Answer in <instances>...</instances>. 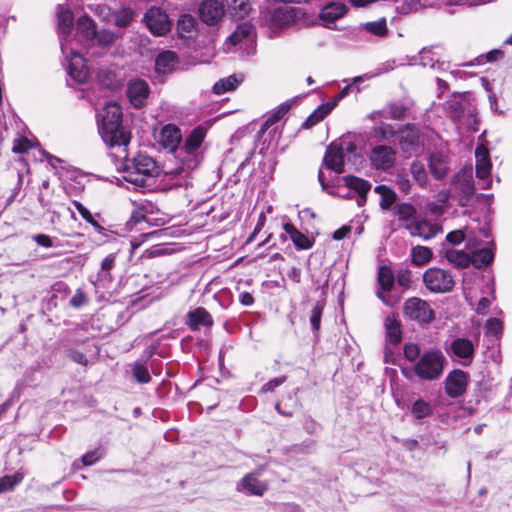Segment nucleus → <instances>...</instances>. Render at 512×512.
Listing matches in <instances>:
<instances>
[{"label": "nucleus", "instance_id": "obj_58", "mask_svg": "<svg viewBox=\"0 0 512 512\" xmlns=\"http://www.w3.org/2000/svg\"><path fill=\"white\" fill-rule=\"evenodd\" d=\"M91 10L95 12L96 15H98L102 20L104 21H111L113 18V14L111 12V9L106 5H98L95 9H93L90 6Z\"/></svg>", "mask_w": 512, "mask_h": 512}, {"label": "nucleus", "instance_id": "obj_35", "mask_svg": "<svg viewBox=\"0 0 512 512\" xmlns=\"http://www.w3.org/2000/svg\"><path fill=\"white\" fill-rule=\"evenodd\" d=\"M396 213L400 221L404 222V227L408 230L410 223H416V208L409 203H401L396 207Z\"/></svg>", "mask_w": 512, "mask_h": 512}, {"label": "nucleus", "instance_id": "obj_9", "mask_svg": "<svg viewBox=\"0 0 512 512\" xmlns=\"http://www.w3.org/2000/svg\"><path fill=\"white\" fill-rule=\"evenodd\" d=\"M423 282L428 290L436 293L448 292L455 284L450 272L436 267L424 272Z\"/></svg>", "mask_w": 512, "mask_h": 512}, {"label": "nucleus", "instance_id": "obj_14", "mask_svg": "<svg viewBox=\"0 0 512 512\" xmlns=\"http://www.w3.org/2000/svg\"><path fill=\"white\" fill-rule=\"evenodd\" d=\"M476 176L479 179L481 189H489L491 186V161L489 151L484 145H479L475 150Z\"/></svg>", "mask_w": 512, "mask_h": 512}, {"label": "nucleus", "instance_id": "obj_6", "mask_svg": "<svg viewBox=\"0 0 512 512\" xmlns=\"http://www.w3.org/2000/svg\"><path fill=\"white\" fill-rule=\"evenodd\" d=\"M256 32L248 22L241 23L235 31L227 37L223 44V50L227 53L242 51L250 53L253 50Z\"/></svg>", "mask_w": 512, "mask_h": 512}, {"label": "nucleus", "instance_id": "obj_54", "mask_svg": "<svg viewBox=\"0 0 512 512\" xmlns=\"http://www.w3.org/2000/svg\"><path fill=\"white\" fill-rule=\"evenodd\" d=\"M88 303V296L86 293L81 290L77 289L74 293V295L69 300V304L76 309L82 308Z\"/></svg>", "mask_w": 512, "mask_h": 512}, {"label": "nucleus", "instance_id": "obj_45", "mask_svg": "<svg viewBox=\"0 0 512 512\" xmlns=\"http://www.w3.org/2000/svg\"><path fill=\"white\" fill-rule=\"evenodd\" d=\"M135 12L130 7H122L113 13L114 24L118 27H127L133 20Z\"/></svg>", "mask_w": 512, "mask_h": 512}, {"label": "nucleus", "instance_id": "obj_41", "mask_svg": "<svg viewBox=\"0 0 512 512\" xmlns=\"http://www.w3.org/2000/svg\"><path fill=\"white\" fill-rule=\"evenodd\" d=\"M225 5L237 18H244L251 9L249 0H225Z\"/></svg>", "mask_w": 512, "mask_h": 512}, {"label": "nucleus", "instance_id": "obj_3", "mask_svg": "<svg viewBox=\"0 0 512 512\" xmlns=\"http://www.w3.org/2000/svg\"><path fill=\"white\" fill-rule=\"evenodd\" d=\"M162 170L156 161L144 154H138L131 164L126 165L123 179L135 187L152 189Z\"/></svg>", "mask_w": 512, "mask_h": 512}, {"label": "nucleus", "instance_id": "obj_43", "mask_svg": "<svg viewBox=\"0 0 512 512\" xmlns=\"http://www.w3.org/2000/svg\"><path fill=\"white\" fill-rule=\"evenodd\" d=\"M410 172L414 181L421 187L426 188L428 185V174L424 165L419 161H413L410 166Z\"/></svg>", "mask_w": 512, "mask_h": 512}, {"label": "nucleus", "instance_id": "obj_52", "mask_svg": "<svg viewBox=\"0 0 512 512\" xmlns=\"http://www.w3.org/2000/svg\"><path fill=\"white\" fill-rule=\"evenodd\" d=\"M467 105H472L466 99L455 100L449 105V112L453 120L458 121L465 113Z\"/></svg>", "mask_w": 512, "mask_h": 512}, {"label": "nucleus", "instance_id": "obj_2", "mask_svg": "<svg viewBox=\"0 0 512 512\" xmlns=\"http://www.w3.org/2000/svg\"><path fill=\"white\" fill-rule=\"evenodd\" d=\"M98 130L104 143L113 148H122L127 157L126 147L130 143V133L122 126V110L116 102L107 103L98 115Z\"/></svg>", "mask_w": 512, "mask_h": 512}, {"label": "nucleus", "instance_id": "obj_7", "mask_svg": "<svg viewBox=\"0 0 512 512\" xmlns=\"http://www.w3.org/2000/svg\"><path fill=\"white\" fill-rule=\"evenodd\" d=\"M479 337V329L475 330L472 333L471 338L457 337L451 341L447 351L450 352L453 356L460 359V363L463 366H468L473 361L475 355V348L479 343Z\"/></svg>", "mask_w": 512, "mask_h": 512}, {"label": "nucleus", "instance_id": "obj_31", "mask_svg": "<svg viewBox=\"0 0 512 512\" xmlns=\"http://www.w3.org/2000/svg\"><path fill=\"white\" fill-rule=\"evenodd\" d=\"M259 472H253L245 475L241 481L242 490L252 495L262 496L267 490V485L258 480Z\"/></svg>", "mask_w": 512, "mask_h": 512}, {"label": "nucleus", "instance_id": "obj_39", "mask_svg": "<svg viewBox=\"0 0 512 512\" xmlns=\"http://www.w3.org/2000/svg\"><path fill=\"white\" fill-rule=\"evenodd\" d=\"M395 2H402V13H410L421 7L434 6L439 2L451 3L452 0H395Z\"/></svg>", "mask_w": 512, "mask_h": 512}, {"label": "nucleus", "instance_id": "obj_51", "mask_svg": "<svg viewBox=\"0 0 512 512\" xmlns=\"http://www.w3.org/2000/svg\"><path fill=\"white\" fill-rule=\"evenodd\" d=\"M420 63L423 66H430L431 68L444 69L446 65L445 62H440L438 59L434 58V53L431 50L423 49L420 52Z\"/></svg>", "mask_w": 512, "mask_h": 512}, {"label": "nucleus", "instance_id": "obj_53", "mask_svg": "<svg viewBox=\"0 0 512 512\" xmlns=\"http://www.w3.org/2000/svg\"><path fill=\"white\" fill-rule=\"evenodd\" d=\"M132 372L134 378L140 383H148L151 380L147 367L141 363H134Z\"/></svg>", "mask_w": 512, "mask_h": 512}, {"label": "nucleus", "instance_id": "obj_61", "mask_svg": "<svg viewBox=\"0 0 512 512\" xmlns=\"http://www.w3.org/2000/svg\"><path fill=\"white\" fill-rule=\"evenodd\" d=\"M102 456V453L99 449H95L93 451L87 452L83 455L82 461L86 466L92 465L97 462Z\"/></svg>", "mask_w": 512, "mask_h": 512}, {"label": "nucleus", "instance_id": "obj_64", "mask_svg": "<svg viewBox=\"0 0 512 512\" xmlns=\"http://www.w3.org/2000/svg\"><path fill=\"white\" fill-rule=\"evenodd\" d=\"M445 205L438 202H428L425 210L433 215H441L444 212Z\"/></svg>", "mask_w": 512, "mask_h": 512}, {"label": "nucleus", "instance_id": "obj_46", "mask_svg": "<svg viewBox=\"0 0 512 512\" xmlns=\"http://www.w3.org/2000/svg\"><path fill=\"white\" fill-rule=\"evenodd\" d=\"M118 36L116 33H114L111 30L103 29L100 31H97L94 38V44H97L100 47L107 48L112 46Z\"/></svg>", "mask_w": 512, "mask_h": 512}, {"label": "nucleus", "instance_id": "obj_40", "mask_svg": "<svg viewBox=\"0 0 512 512\" xmlns=\"http://www.w3.org/2000/svg\"><path fill=\"white\" fill-rule=\"evenodd\" d=\"M402 340V329L400 322H387L386 323V342L385 350H389V345H397Z\"/></svg>", "mask_w": 512, "mask_h": 512}, {"label": "nucleus", "instance_id": "obj_18", "mask_svg": "<svg viewBox=\"0 0 512 512\" xmlns=\"http://www.w3.org/2000/svg\"><path fill=\"white\" fill-rule=\"evenodd\" d=\"M58 32L60 37V46L62 42H75L78 41L72 35L73 29V13L65 5H59L57 8Z\"/></svg>", "mask_w": 512, "mask_h": 512}, {"label": "nucleus", "instance_id": "obj_19", "mask_svg": "<svg viewBox=\"0 0 512 512\" xmlns=\"http://www.w3.org/2000/svg\"><path fill=\"white\" fill-rule=\"evenodd\" d=\"M224 13V4L217 0H204L199 6L200 18L209 26L217 24Z\"/></svg>", "mask_w": 512, "mask_h": 512}, {"label": "nucleus", "instance_id": "obj_16", "mask_svg": "<svg viewBox=\"0 0 512 512\" xmlns=\"http://www.w3.org/2000/svg\"><path fill=\"white\" fill-rule=\"evenodd\" d=\"M403 314L410 320H433L434 312L431 305L425 300L412 297L405 301Z\"/></svg>", "mask_w": 512, "mask_h": 512}, {"label": "nucleus", "instance_id": "obj_15", "mask_svg": "<svg viewBox=\"0 0 512 512\" xmlns=\"http://www.w3.org/2000/svg\"><path fill=\"white\" fill-rule=\"evenodd\" d=\"M369 160L376 170L388 171L396 162V152L390 146L375 145L370 151Z\"/></svg>", "mask_w": 512, "mask_h": 512}, {"label": "nucleus", "instance_id": "obj_26", "mask_svg": "<svg viewBox=\"0 0 512 512\" xmlns=\"http://www.w3.org/2000/svg\"><path fill=\"white\" fill-rule=\"evenodd\" d=\"M344 183L347 188L354 190L358 194L357 204L363 206L366 203V195L371 189V184L355 176H345Z\"/></svg>", "mask_w": 512, "mask_h": 512}, {"label": "nucleus", "instance_id": "obj_25", "mask_svg": "<svg viewBox=\"0 0 512 512\" xmlns=\"http://www.w3.org/2000/svg\"><path fill=\"white\" fill-rule=\"evenodd\" d=\"M77 33L86 45H94L97 32L96 23L87 15L81 16L76 23Z\"/></svg>", "mask_w": 512, "mask_h": 512}, {"label": "nucleus", "instance_id": "obj_30", "mask_svg": "<svg viewBox=\"0 0 512 512\" xmlns=\"http://www.w3.org/2000/svg\"><path fill=\"white\" fill-rule=\"evenodd\" d=\"M244 81V75L239 74H233L229 75L228 77L219 79L214 85H213V93L216 95H222L226 92H230L235 90L242 82Z\"/></svg>", "mask_w": 512, "mask_h": 512}, {"label": "nucleus", "instance_id": "obj_42", "mask_svg": "<svg viewBox=\"0 0 512 512\" xmlns=\"http://www.w3.org/2000/svg\"><path fill=\"white\" fill-rule=\"evenodd\" d=\"M471 263L476 268H483L488 266L493 260L492 250L488 247L481 248L473 253Z\"/></svg>", "mask_w": 512, "mask_h": 512}, {"label": "nucleus", "instance_id": "obj_11", "mask_svg": "<svg viewBox=\"0 0 512 512\" xmlns=\"http://www.w3.org/2000/svg\"><path fill=\"white\" fill-rule=\"evenodd\" d=\"M144 22L148 30L155 36L167 34L172 23L165 10L160 7H151L144 14Z\"/></svg>", "mask_w": 512, "mask_h": 512}, {"label": "nucleus", "instance_id": "obj_28", "mask_svg": "<svg viewBox=\"0 0 512 512\" xmlns=\"http://www.w3.org/2000/svg\"><path fill=\"white\" fill-rule=\"evenodd\" d=\"M283 229L298 250H307L312 248L314 241L300 232L293 224L288 222L284 223Z\"/></svg>", "mask_w": 512, "mask_h": 512}, {"label": "nucleus", "instance_id": "obj_49", "mask_svg": "<svg viewBox=\"0 0 512 512\" xmlns=\"http://www.w3.org/2000/svg\"><path fill=\"white\" fill-rule=\"evenodd\" d=\"M433 412V408L430 403L423 399H418L414 402L411 408L412 415L417 419H423L430 416Z\"/></svg>", "mask_w": 512, "mask_h": 512}, {"label": "nucleus", "instance_id": "obj_37", "mask_svg": "<svg viewBox=\"0 0 512 512\" xmlns=\"http://www.w3.org/2000/svg\"><path fill=\"white\" fill-rule=\"evenodd\" d=\"M448 262L458 268H466L471 264V257L463 250L448 249L445 253Z\"/></svg>", "mask_w": 512, "mask_h": 512}, {"label": "nucleus", "instance_id": "obj_27", "mask_svg": "<svg viewBox=\"0 0 512 512\" xmlns=\"http://www.w3.org/2000/svg\"><path fill=\"white\" fill-rule=\"evenodd\" d=\"M347 11L346 6L340 2H332L321 10L320 19L323 21L324 25L328 28H331V25L334 22L345 15Z\"/></svg>", "mask_w": 512, "mask_h": 512}, {"label": "nucleus", "instance_id": "obj_34", "mask_svg": "<svg viewBox=\"0 0 512 512\" xmlns=\"http://www.w3.org/2000/svg\"><path fill=\"white\" fill-rule=\"evenodd\" d=\"M460 125L469 132H477L479 129V119L477 110L473 105H467L465 113L458 119Z\"/></svg>", "mask_w": 512, "mask_h": 512}, {"label": "nucleus", "instance_id": "obj_47", "mask_svg": "<svg viewBox=\"0 0 512 512\" xmlns=\"http://www.w3.org/2000/svg\"><path fill=\"white\" fill-rule=\"evenodd\" d=\"M24 473L17 471L14 475H5L0 478V493L11 491L22 482Z\"/></svg>", "mask_w": 512, "mask_h": 512}, {"label": "nucleus", "instance_id": "obj_44", "mask_svg": "<svg viewBox=\"0 0 512 512\" xmlns=\"http://www.w3.org/2000/svg\"><path fill=\"white\" fill-rule=\"evenodd\" d=\"M375 192L380 195V206L382 209H389L396 200V193L386 185H378Z\"/></svg>", "mask_w": 512, "mask_h": 512}, {"label": "nucleus", "instance_id": "obj_50", "mask_svg": "<svg viewBox=\"0 0 512 512\" xmlns=\"http://www.w3.org/2000/svg\"><path fill=\"white\" fill-rule=\"evenodd\" d=\"M73 204L83 219L90 223L97 232L103 233L105 230L104 227L100 225V223L93 217L91 212L82 203L73 201Z\"/></svg>", "mask_w": 512, "mask_h": 512}, {"label": "nucleus", "instance_id": "obj_62", "mask_svg": "<svg viewBox=\"0 0 512 512\" xmlns=\"http://www.w3.org/2000/svg\"><path fill=\"white\" fill-rule=\"evenodd\" d=\"M32 239L39 245L44 248H51L54 246L53 239L47 234H36L32 237Z\"/></svg>", "mask_w": 512, "mask_h": 512}, {"label": "nucleus", "instance_id": "obj_48", "mask_svg": "<svg viewBox=\"0 0 512 512\" xmlns=\"http://www.w3.org/2000/svg\"><path fill=\"white\" fill-rule=\"evenodd\" d=\"M361 28L379 37L386 35L388 31L385 18L378 19L377 21L364 23L361 25Z\"/></svg>", "mask_w": 512, "mask_h": 512}, {"label": "nucleus", "instance_id": "obj_5", "mask_svg": "<svg viewBox=\"0 0 512 512\" xmlns=\"http://www.w3.org/2000/svg\"><path fill=\"white\" fill-rule=\"evenodd\" d=\"M79 40L62 42L61 51L68 62V73L77 83H85L89 78V69L83 55L78 51Z\"/></svg>", "mask_w": 512, "mask_h": 512}, {"label": "nucleus", "instance_id": "obj_57", "mask_svg": "<svg viewBox=\"0 0 512 512\" xmlns=\"http://www.w3.org/2000/svg\"><path fill=\"white\" fill-rule=\"evenodd\" d=\"M362 77L361 76H357V77H354L351 81V83L347 84L335 97L334 99L331 101V102H335V107L337 106L338 102L343 99L344 97H346L349 92H350V89H351V86L353 84H356V83H359L362 81Z\"/></svg>", "mask_w": 512, "mask_h": 512}, {"label": "nucleus", "instance_id": "obj_22", "mask_svg": "<svg viewBox=\"0 0 512 512\" xmlns=\"http://www.w3.org/2000/svg\"><path fill=\"white\" fill-rule=\"evenodd\" d=\"M449 157L442 152H436L429 157L430 173L435 179L445 178L449 172Z\"/></svg>", "mask_w": 512, "mask_h": 512}, {"label": "nucleus", "instance_id": "obj_20", "mask_svg": "<svg viewBox=\"0 0 512 512\" xmlns=\"http://www.w3.org/2000/svg\"><path fill=\"white\" fill-rule=\"evenodd\" d=\"M149 93V86L144 80L134 79L128 84L127 95L131 104L136 108H140L145 104Z\"/></svg>", "mask_w": 512, "mask_h": 512}, {"label": "nucleus", "instance_id": "obj_38", "mask_svg": "<svg viewBox=\"0 0 512 512\" xmlns=\"http://www.w3.org/2000/svg\"><path fill=\"white\" fill-rule=\"evenodd\" d=\"M411 261L415 266H423L432 260L433 252L426 246H415L411 249Z\"/></svg>", "mask_w": 512, "mask_h": 512}, {"label": "nucleus", "instance_id": "obj_63", "mask_svg": "<svg viewBox=\"0 0 512 512\" xmlns=\"http://www.w3.org/2000/svg\"><path fill=\"white\" fill-rule=\"evenodd\" d=\"M187 317H188L187 320H191V321L208 320L209 314L207 313V311L204 308L198 307L192 311H189Z\"/></svg>", "mask_w": 512, "mask_h": 512}, {"label": "nucleus", "instance_id": "obj_1", "mask_svg": "<svg viewBox=\"0 0 512 512\" xmlns=\"http://www.w3.org/2000/svg\"><path fill=\"white\" fill-rule=\"evenodd\" d=\"M207 135V128L200 124L185 137L181 146L182 133L178 126L167 124L162 127L159 143L174 155V166L163 173V181L170 188L188 187L190 176L202 160V144Z\"/></svg>", "mask_w": 512, "mask_h": 512}, {"label": "nucleus", "instance_id": "obj_59", "mask_svg": "<svg viewBox=\"0 0 512 512\" xmlns=\"http://www.w3.org/2000/svg\"><path fill=\"white\" fill-rule=\"evenodd\" d=\"M502 331H503L502 322H487V325H486V335L487 336H494L495 338H498L499 335H501Z\"/></svg>", "mask_w": 512, "mask_h": 512}, {"label": "nucleus", "instance_id": "obj_36", "mask_svg": "<svg viewBox=\"0 0 512 512\" xmlns=\"http://www.w3.org/2000/svg\"><path fill=\"white\" fill-rule=\"evenodd\" d=\"M490 307L491 300L487 297H483L479 300L475 311L479 316H488L487 320H499V318L503 316L502 311L496 307L491 310Z\"/></svg>", "mask_w": 512, "mask_h": 512}, {"label": "nucleus", "instance_id": "obj_60", "mask_svg": "<svg viewBox=\"0 0 512 512\" xmlns=\"http://www.w3.org/2000/svg\"><path fill=\"white\" fill-rule=\"evenodd\" d=\"M395 182L400 191H402L405 194L410 192L411 182L406 175H402V174L397 175Z\"/></svg>", "mask_w": 512, "mask_h": 512}, {"label": "nucleus", "instance_id": "obj_29", "mask_svg": "<svg viewBox=\"0 0 512 512\" xmlns=\"http://www.w3.org/2000/svg\"><path fill=\"white\" fill-rule=\"evenodd\" d=\"M197 20L190 14H183L179 17L176 25L177 34L181 38L190 39L197 33Z\"/></svg>", "mask_w": 512, "mask_h": 512}, {"label": "nucleus", "instance_id": "obj_12", "mask_svg": "<svg viewBox=\"0 0 512 512\" xmlns=\"http://www.w3.org/2000/svg\"><path fill=\"white\" fill-rule=\"evenodd\" d=\"M399 145L405 157L418 155L423 150V142L419 131L413 125H407L399 133Z\"/></svg>", "mask_w": 512, "mask_h": 512}, {"label": "nucleus", "instance_id": "obj_32", "mask_svg": "<svg viewBox=\"0 0 512 512\" xmlns=\"http://www.w3.org/2000/svg\"><path fill=\"white\" fill-rule=\"evenodd\" d=\"M378 283L381 291H378V296L388 305H392L386 298L384 293L389 292L394 284V275L392 270L387 266H382L378 270Z\"/></svg>", "mask_w": 512, "mask_h": 512}, {"label": "nucleus", "instance_id": "obj_4", "mask_svg": "<svg viewBox=\"0 0 512 512\" xmlns=\"http://www.w3.org/2000/svg\"><path fill=\"white\" fill-rule=\"evenodd\" d=\"M446 358L439 350L425 352L414 366L415 374L422 380L434 381L443 373Z\"/></svg>", "mask_w": 512, "mask_h": 512}, {"label": "nucleus", "instance_id": "obj_24", "mask_svg": "<svg viewBox=\"0 0 512 512\" xmlns=\"http://www.w3.org/2000/svg\"><path fill=\"white\" fill-rule=\"evenodd\" d=\"M178 65V56L174 51L166 50L158 54L155 60V71L161 75L173 72Z\"/></svg>", "mask_w": 512, "mask_h": 512}, {"label": "nucleus", "instance_id": "obj_55", "mask_svg": "<svg viewBox=\"0 0 512 512\" xmlns=\"http://www.w3.org/2000/svg\"><path fill=\"white\" fill-rule=\"evenodd\" d=\"M32 147L30 141L26 138H18L14 140L12 151L14 153H25Z\"/></svg>", "mask_w": 512, "mask_h": 512}, {"label": "nucleus", "instance_id": "obj_13", "mask_svg": "<svg viewBox=\"0 0 512 512\" xmlns=\"http://www.w3.org/2000/svg\"><path fill=\"white\" fill-rule=\"evenodd\" d=\"M453 189L458 195L460 205L465 206L475 192L471 169H464L454 177Z\"/></svg>", "mask_w": 512, "mask_h": 512}, {"label": "nucleus", "instance_id": "obj_8", "mask_svg": "<svg viewBox=\"0 0 512 512\" xmlns=\"http://www.w3.org/2000/svg\"><path fill=\"white\" fill-rule=\"evenodd\" d=\"M355 150V145L350 141L332 143L326 150L323 160L324 165L327 169L334 171L336 174H341L344 171L347 153H353Z\"/></svg>", "mask_w": 512, "mask_h": 512}, {"label": "nucleus", "instance_id": "obj_33", "mask_svg": "<svg viewBox=\"0 0 512 512\" xmlns=\"http://www.w3.org/2000/svg\"><path fill=\"white\" fill-rule=\"evenodd\" d=\"M335 102H327L319 105L302 124L303 128L309 129L322 121L333 109Z\"/></svg>", "mask_w": 512, "mask_h": 512}, {"label": "nucleus", "instance_id": "obj_23", "mask_svg": "<svg viewBox=\"0 0 512 512\" xmlns=\"http://www.w3.org/2000/svg\"><path fill=\"white\" fill-rule=\"evenodd\" d=\"M408 231L412 236H418L424 240L435 237L441 228L438 224L431 223L427 220H418L416 223H410Z\"/></svg>", "mask_w": 512, "mask_h": 512}, {"label": "nucleus", "instance_id": "obj_10", "mask_svg": "<svg viewBox=\"0 0 512 512\" xmlns=\"http://www.w3.org/2000/svg\"><path fill=\"white\" fill-rule=\"evenodd\" d=\"M262 20L271 29H277L292 24L298 15V10L294 7L282 5L272 10L262 11Z\"/></svg>", "mask_w": 512, "mask_h": 512}, {"label": "nucleus", "instance_id": "obj_17", "mask_svg": "<svg viewBox=\"0 0 512 512\" xmlns=\"http://www.w3.org/2000/svg\"><path fill=\"white\" fill-rule=\"evenodd\" d=\"M469 375L467 372L455 369L445 379V391L448 396L457 398L463 395L468 386Z\"/></svg>", "mask_w": 512, "mask_h": 512}, {"label": "nucleus", "instance_id": "obj_21", "mask_svg": "<svg viewBox=\"0 0 512 512\" xmlns=\"http://www.w3.org/2000/svg\"><path fill=\"white\" fill-rule=\"evenodd\" d=\"M116 254L107 255L101 262L100 270L94 280L97 288H108L113 281L111 271L115 267Z\"/></svg>", "mask_w": 512, "mask_h": 512}, {"label": "nucleus", "instance_id": "obj_56", "mask_svg": "<svg viewBox=\"0 0 512 512\" xmlns=\"http://www.w3.org/2000/svg\"><path fill=\"white\" fill-rule=\"evenodd\" d=\"M420 349L416 344H406L404 346V356L410 362H415L419 357Z\"/></svg>", "mask_w": 512, "mask_h": 512}]
</instances>
